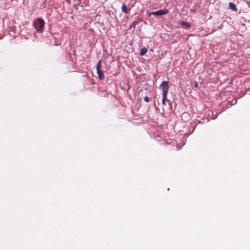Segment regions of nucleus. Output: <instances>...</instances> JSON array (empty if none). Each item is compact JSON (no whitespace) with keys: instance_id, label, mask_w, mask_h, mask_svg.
<instances>
[{"instance_id":"2","label":"nucleus","mask_w":250,"mask_h":250,"mask_svg":"<svg viewBox=\"0 0 250 250\" xmlns=\"http://www.w3.org/2000/svg\"><path fill=\"white\" fill-rule=\"evenodd\" d=\"M168 88V82L167 81H163L160 85V88L162 90V95L164 97L167 96Z\"/></svg>"},{"instance_id":"7","label":"nucleus","mask_w":250,"mask_h":250,"mask_svg":"<svg viewBox=\"0 0 250 250\" xmlns=\"http://www.w3.org/2000/svg\"><path fill=\"white\" fill-rule=\"evenodd\" d=\"M147 49L146 48L144 47L141 49L139 54L141 56H143V55H145L147 52Z\"/></svg>"},{"instance_id":"8","label":"nucleus","mask_w":250,"mask_h":250,"mask_svg":"<svg viewBox=\"0 0 250 250\" xmlns=\"http://www.w3.org/2000/svg\"><path fill=\"white\" fill-rule=\"evenodd\" d=\"M229 7L230 9L235 11L236 10V6L234 3L232 2L229 3Z\"/></svg>"},{"instance_id":"11","label":"nucleus","mask_w":250,"mask_h":250,"mask_svg":"<svg viewBox=\"0 0 250 250\" xmlns=\"http://www.w3.org/2000/svg\"><path fill=\"white\" fill-rule=\"evenodd\" d=\"M144 101L146 102H148L149 100V98L147 96H146L144 98Z\"/></svg>"},{"instance_id":"3","label":"nucleus","mask_w":250,"mask_h":250,"mask_svg":"<svg viewBox=\"0 0 250 250\" xmlns=\"http://www.w3.org/2000/svg\"><path fill=\"white\" fill-rule=\"evenodd\" d=\"M168 10L167 9L164 8L163 9L159 10L156 11H153L149 13V15H153L155 16H162L166 15L168 13Z\"/></svg>"},{"instance_id":"4","label":"nucleus","mask_w":250,"mask_h":250,"mask_svg":"<svg viewBox=\"0 0 250 250\" xmlns=\"http://www.w3.org/2000/svg\"><path fill=\"white\" fill-rule=\"evenodd\" d=\"M97 74L98 75V77L100 80L104 79V76L103 72L101 70H97Z\"/></svg>"},{"instance_id":"1","label":"nucleus","mask_w":250,"mask_h":250,"mask_svg":"<svg viewBox=\"0 0 250 250\" xmlns=\"http://www.w3.org/2000/svg\"><path fill=\"white\" fill-rule=\"evenodd\" d=\"M35 28L39 32H42L44 26V21L41 18L37 20L36 23H34Z\"/></svg>"},{"instance_id":"5","label":"nucleus","mask_w":250,"mask_h":250,"mask_svg":"<svg viewBox=\"0 0 250 250\" xmlns=\"http://www.w3.org/2000/svg\"><path fill=\"white\" fill-rule=\"evenodd\" d=\"M121 9H122V11L127 14V12H128V11H127V6L125 4H123L122 6V7H121Z\"/></svg>"},{"instance_id":"10","label":"nucleus","mask_w":250,"mask_h":250,"mask_svg":"<svg viewBox=\"0 0 250 250\" xmlns=\"http://www.w3.org/2000/svg\"><path fill=\"white\" fill-rule=\"evenodd\" d=\"M166 101H169L168 99H167V96H165V98L164 97V96H163V98H162V104L163 105H166Z\"/></svg>"},{"instance_id":"12","label":"nucleus","mask_w":250,"mask_h":250,"mask_svg":"<svg viewBox=\"0 0 250 250\" xmlns=\"http://www.w3.org/2000/svg\"><path fill=\"white\" fill-rule=\"evenodd\" d=\"M198 83L197 82H195L194 83V86L195 87V88H197L198 87Z\"/></svg>"},{"instance_id":"9","label":"nucleus","mask_w":250,"mask_h":250,"mask_svg":"<svg viewBox=\"0 0 250 250\" xmlns=\"http://www.w3.org/2000/svg\"><path fill=\"white\" fill-rule=\"evenodd\" d=\"M101 62H102V60H100L97 63V66H96V70H100V68L102 66V65H101Z\"/></svg>"},{"instance_id":"6","label":"nucleus","mask_w":250,"mask_h":250,"mask_svg":"<svg viewBox=\"0 0 250 250\" xmlns=\"http://www.w3.org/2000/svg\"><path fill=\"white\" fill-rule=\"evenodd\" d=\"M180 24L185 27V28H188L190 27V24L185 21H181Z\"/></svg>"}]
</instances>
